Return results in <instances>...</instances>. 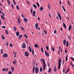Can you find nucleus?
<instances>
[{
	"label": "nucleus",
	"instance_id": "nucleus-1",
	"mask_svg": "<svg viewBox=\"0 0 74 74\" xmlns=\"http://www.w3.org/2000/svg\"><path fill=\"white\" fill-rule=\"evenodd\" d=\"M61 62L62 61L59 58L58 63V69L59 70L60 68V66H61Z\"/></svg>",
	"mask_w": 74,
	"mask_h": 74
},
{
	"label": "nucleus",
	"instance_id": "nucleus-2",
	"mask_svg": "<svg viewBox=\"0 0 74 74\" xmlns=\"http://www.w3.org/2000/svg\"><path fill=\"white\" fill-rule=\"evenodd\" d=\"M31 14H33L32 15L33 16H36V12L34 11H33V10L32 9H31Z\"/></svg>",
	"mask_w": 74,
	"mask_h": 74
},
{
	"label": "nucleus",
	"instance_id": "nucleus-3",
	"mask_svg": "<svg viewBox=\"0 0 74 74\" xmlns=\"http://www.w3.org/2000/svg\"><path fill=\"white\" fill-rule=\"evenodd\" d=\"M36 74H37L38 73V67H36L35 69Z\"/></svg>",
	"mask_w": 74,
	"mask_h": 74
},
{
	"label": "nucleus",
	"instance_id": "nucleus-4",
	"mask_svg": "<svg viewBox=\"0 0 74 74\" xmlns=\"http://www.w3.org/2000/svg\"><path fill=\"white\" fill-rule=\"evenodd\" d=\"M43 68H46V65H45V62L44 59H43Z\"/></svg>",
	"mask_w": 74,
	"mask_h": 74
},
{
	"label": "nucleus",
	"instance_id": "nucleus-5",
	"mask_svg": "<svg viewBox=\"0 0 74 74\" xmlns=\"http://www.w3.org/2000/svg\"><path fill=\"white\" fill-rule=\"evenodd\" d=\"M2 56L3 58H7L8 57V55L7 53H4Z\"/></svg>",
	"mask_w": 74,
	"mask_h": 74
},
{
	"label": "nucleus",
	"instance_id": "nucleus-6",
	"mask_svg": "<svg viewBox=\"0 0 74 74\" xmlns=\"http://www.w3.org/2000/svg\"><path fill=\"white\" fill-rule=\"evenodd\" d=\"M26 44L24 42L23 43V45H22V48H23L25 49L26 48Z\"/></svg>",
	"mask_w": 74,
	"mask_h": 74
},
{
	"label": "nucleus",
	"instance_id": "nucleus-7",
	"mask_svg": "<svg viewBox=\"0 0 74 74\" xmlns=\"http://www.w3.org/2000/svg\"><path fill=\"white\" fill-rule=\"evenodd\" d=\"M25 56H26V57H27V56H29V53H28V52L27 51H26L25 52Z\"/></svg>",
	"mask_w": 74,
	"mask_h": 74
},
{
	"label": "nucleus",
	"instance_id": "nucleus-8",
	"mask_svg": "<svg viewBox=\"0 0 74 74\" xmlns=\"http://www.w3.org/2000/svg\"><path fill=\"white\" fill-rule=\"evenodd\" d=\"M18 24L19 25L20 24V23L21 22V19L18 18V21H17Z\"/></svg>",
	"mask_w": 74,
	"mask_h": 74
},
{
	"label": "nucleus",
	"instance_id": "nucleus-9",
	"mask_svg": "<svg viewBox=\"0 0 74 74\" xmlns=\"http://www.w3.org/2000/svg\"><path fill=\"white\" fill-rule=\"evenodd\" d=\"M35 26L36 29H38V23H36L35 24Z\"/></svg>",
	"mask_w": 74,
	"mask_h": 74
},
{
	"label": "nucleus",
	"instance_id": "nucleus-10",
	"mask_svg": "<svg viewBox=\"0 0 74 74\" xmlns=\"http://www.w3.org/2000/svg\"><path fill=\"white\" fill-rule=\"evenodd\" d=\"M45 53L46 55V56H49V54L48 53H47V51H45Z\"/></svg>",
	"mask_w": 74,
	"mask_h": 74
},
{
	"label": "nucleus",
	"instance_id": "nucleus-11",
	"mask_svg": "<svg viewBox=\"0 0 74 74\" xmlns=\"http://www.w3.org/2000/svg\"><path fill=\"white\" fill-rule=\"evenodd\" d=\"M28 49L30 52H32V48H31V47L30 46H29Z\"/></svg>",
	"mask_w": 74,
	"mask_h": 74
},
{
	"label": "nucleus",
	"instance_id": "nucleus-12",
	"mask_svg": "<svg viewBox=\"0 0 74 74\" xmlns=\"http://www.w3.org/2000/svg\"><path fill=\"white\" fill-rule=\"evenodd\" d=\"M63 44L64 45H66V40H64L63 41Z\"/></svg>",
	"mask_w": 74,
	"mask_h": 74
},
{
	"label": "nucleus",
	"instance_id": "nucleus-13",
	"mask_svg": "<svg viewBox=\"0 0 74 74\" xmlns=\"http://www.w3.org/2000/svg\"><path fill=\"white\" fill-rule=\"evenodd\" d=\"M58 16L59 17L60 20H62V17H61V16H60V13L58 14Z\"/></svg>",
	"mask_w": 74,
	"mask_h": 74
},
{
	"label": "nucleus",
	"instance_id": "nucleus-14",
	"mask_svg": "<svg viewBox=\"0 0 74 74\" xmlns=\"http://www.w3.org/2000/svg\"><path fill=\"white\" fill-rule=\"evenodd\" d=\"M24 21L25 23H27V19L26 18H24Z\"/></svg>",
	"mask_w": 74,
	"mask_h": 74
},
{
	"label": "nucleus",
	"instance_id": "nucleus-15",
	"mask_svg": "<svg viewBox=\"0 0 74 74\" xmlns=\"http://www.w3.org/2000/svg\"><path fill=\"white\" fill-rule=\"evenodd\" d=\"M35 69V66H34L33 67V70L32 71V72L33 73H34Z\"/></svg>",
	"mask_w": 74,
	"mask_h": 74
},
{
	"label": "nucleus",
	"instance_id": "nucleus-16",
	"mask_svg": "<svg viewBox=\"0 0 74 74\" xmlns=\"http://www.w3.org/2000/svg\"><path fill=\"white\" fill-rule=\"evenodd\" d=\"M19 31H18L17 32H16V36L17 37H18L19 36Z\"/></svg>",
	"mask_w": 74,
	"mask_h": 74
},
{
	"label": "nucleus",
	"instance_id": "nucleus-17",
	"mask_svg": "<svg viewBox=\"0 0 74 74\" xmlns=\"http://www.w3.org/2000/svg\"><path fill=\"white\" fill-rule=\"evenodd\" d=\"M54 70L55 72H56L57 71V70L56 69V66H55L54 67Z\"/></svg>",
	"mask_w": 74,
	"mask_h": 74
},
{
	"label": "nucleus",
	"instance_id": "nucleus-18",
	"mask_svg": "<svg viewBox=\"0 0 74 74\" xmlns=\"http://www.w3.org/2000/svg\"><path fill=\"white\" fill-rule=\"evenodd\" d=\"M63 26L64 27V29H66V25L65 23H63Z\"/></svg>",
	"mask_w": 74,
	"mask_h": 74
},
{
	"label": "nucleus",
	"instance_id": "nucleus-19",
	"mask_svg": "<svg viewBox=\"0 0 74 74\" xmlns=\"http://www.w3.org/2000/svg\"><path fill=\"white\" fill-rule=\"evenodd\" d=\"M1 19L4 21L5 19H4V16H3L2 15H1Z\"/></svg>",
	"mask_w": 74,
	"mask_h": 74
},
{
	"label": "nucleus",
	"instance_id": "nucleus-20",
	"mask_svg": "<svg viewBox=\"0 0 74 74\" xmlns=\"http://www.w3.org/2000/svg\"><path fill=\"white\" fill-rule=\"evenodd\" d=\"M44 10V8H43V7H40V11H41L42 10Z\"/></svg>",
	"mask_w": 74,
	"mask_h": 74
},
{
	"label": "nucleus",
	"instance_id": "nucleus-21",
	"mask_svg": "<svg viewBox=\"0 0 74 74\" xmlns=\"http://www.w3.org/2000/svg\"><path fill=\"white\" fill-rule=\"evenodd\" d=\"M11 70L12 72H14V68L13 66L11 67Z\"/></svg>",
	"mask_w": 74,
	"mask_h": 74
},
{
	"label": "nucleus",
	"instance_id": "nucleus-22",
	"mask_svg": "<svg viewBox=\"0 0 74 74\" xmlns=\"http://www.w3.org/2000/svg\"><path fill=\"white\" fill-rule=\"evenodd\" d=\"M71 29V26L70 25L69 26V31H70V30Z\"/></svg>",
	"mask_w": 74,
	"mask_h": 74
},
{
	"label": "nucleus",
	"instance_id": "nucleus-23",
	"mask_svg": "<svg viewBox=\"0 0 74 74\" xmlns=\"http://www.w3.org/2000/svg\"><path fill=\"white\" fill-rule=\"evenodd\" d=\"M33 6L34 7V8H35V9H36L37 8V6L35 5V4H33Z\"/></svg>",
	"mask_w": 74,
	"mask_h": 74
},
{
	"label": "nucleus",
	"instance_id": "nucleus-24",
	"mask_svg": "<svg viewBox=\"0 0 74 74\" xmlns=\"http://www.w3.org/2000/svg\"><path fill=\"white\" fill-rule=\"evenodd\" d=\"M22 35H21L20 36H19L18 38L20 39V40H21V38H22Z\"/></svg>",
	"mask_w": 74,
	"mask_h": 74
},
{
	"label": "nucleus",
	"instance_id": "nucleus-25",
	"mask_svg": "<svg viewBox=\"0 0 74 74\" xmlns=\"http://www.w3.org/2000/svg\"><path fill=\"white\" fill-rule=\"evenodd\" d=\"M13 63L14 65L15 64H16V60H14V61H13Z\"/></svg>",
	"mask_w": 74,
	"mask_h": 74
},
{
	"label": "nucleus",
	"instance_id": "nucleus-26",
	"mask_svg": "<svg viewBox=\"0 0 74 74\" xmlns=\"http://www.w3.org/2000/svg\"><path fill=\"white\" fill-rule=\"evenodd\" d=\"M49 72L50 73H51V68H49Z\"/></svg>",
	"mask_w": 74,
	"mask_h": 74
},
{
	"label": "nucleus",
	"instance_id": "nucleus-27",
	"mask_svg": "<svg viewBox=\"0 0 74 74\" xmlns=\"http://www.w3.org/2000/svg\"><path fill=\"white\" fill-rule=\"evenodd\" d=\"M5 32L6 34H8V31L5 29Z\"/></svg>",
	"mask_w": 74,
	"mask_h": 74
},
{
	"label": "nucleus",
	"instance_id": "nucleus-28",
	"mask_svg": "<svg viewBox=\"0 0 74 74\" xmlns=\"http://www.w3.org/2000/svg\"><path fill=\"white\" fill-rule=\"evenodd\" d=\"M1 38H2L3 40H5V38H4V36H3V35L2 36Z\"/></svg>",
	"mask_w": 74,
	"mask_h": 74
},
{
	"label": "nucleus",
	"instance_id": "nucleus-29",
	"mask_svg": "<svg viewBox=\"0 0 74 74\" xmlns=\"http://www.w3.org/2000/svg\"><path fill=\"white\" fill-rule=\"evenodd\" d=\"M69 42H68V41H66V47H68V46H69Z\"/></svg>",
	"mask_w": 74,
	"mask_h": 74
},
{
	"label": "nucleus",
	"instance_id": "nucleus-30",
	"mask_svg": "<svg viewBox=\"0 0 74 74\" xmlns=\"http://www.w3.org/2000/svg\"><path fill=\"white\" fill-rule=\"evenodd\" d=\"M14 31H15L16 30V27H14Z\"/></svg>",
	"mask_w": 74,
	"mask_h": 74
},
{
	"label": "nucleus",
	"instance_id": "nucleus-31",
	"mask_svg": "<svg viewBox=\"0 0 74 74\" xmlns=\"http://www.w3.org/2000/svg\"><path fill=\"white\" fill-rule=\"evenodd\" d=\"M35 47L36 48H38V45L36 44L34 45Z\"/></svg>",
	"mask_w": 74,
	"mask_h": 74
},
{
	"label": "nucleus",
	"instance_id": "nucleus-32",
	"mask_svg": "<svg viewBox=\"0 0 74 74\" xmlns=\"http://www.w3.org/2000/svg\"><path fill=\"white\" fill-rule=\"evenodd\" d=\"M7 1L9 5L10 4V0H7Z\"/></svg>",
	"mask_w": 74,
	"mask_h": 74
},
{
	"label": "nucleus",
	"instance_id": "nucleus-33",
	"mask_svg": "<svg viewBox=\"0 0 74 74\" xmlns=\"http://www.w3.org/2000/svg\"><path fill=\"white\" fill-rule=\"evenodd\" d=\"M13 3L14 4H15V5H16V3L15 2V1L14 0H13Z\"/></svg>",
	"mask_w": 74,
	"mask_h": 74
},
{
	"label": "nucleus",
	"instance_id": "nucleus-34",
	"mask_svg": "<svg viewBox=\"0 0 74 74\" xmlns=\"http://www.w3.org/2000/svg\"><path fill=\"white\" fill-rule=\"evenodd\" d=\"M1 54H3V50L2 49H1Z\"/></svg>",
	"mask_w": 74,
	"mask_h": 74
},
{
	"label": "nucleus",
	"instance_id": "nucleus-35",
	"mask_svg": "<svg viewBox=\"0 0 74 74\" xmlns=\"http://www.w3.org/2000/svg\"><path fill=\"white\" fill-rule=\"evenodd\" d=\"M51 49H52V50L53 52L55 51V48H54V47H52Z\"/></svg>",
	"mask_w": 74,
	"mask_h": 74
},
{
	"label": "nucleus",
	"instance_id": "nucleus-36",
	"mask_svg": "<svg viewBox=\"0 0 74 74\" xmlns=\"http://www.w3.org/2000/svg\"><path fill=\"white\" fill-rule=\"evenodd\" d=\"M44 32L45 33V34H47V31L45 30H44Z\"/></svg>",
	"mask_w": 74,
	"mask_h": 74
},
{
	"label": "nucleus",
	"instance_id": "nucleus-37",
	"mask_svg": "<svg viewBox=\"0 0 74 74\" xmlns=\"http://www.w3.org/2000/svg\"><path fill=\"white\" fill-rule=\"evenodd\" d=\"M40 72H41V71H42V68L41 67H40Z\"/></svg>",
	"mask_w": 74,
	"mask_h": 74
},
{
	"label": "nucleus",
	"instance_id": "nucleus-38",
	"mask_svg": "<svg viewBox=\"0 0 74 74\" xmlns=\"http://www.w3.org/2000/svg\"><path fill=\"white\" fill-rule=\"evenodd\" d=\"M32 55H34V50L33 49H32Z\"/></svg>",
	"mask_w": 74,
	"mask_h": 74
},
{
	"label": "nucleus",
	"instance_id": "nucleus-39",
	"mask_svg": "<svg viewBox=\"0 0 74 74\" xmlns=\"http://www.w3.org/2000/svg\"><path fill=\"white\" fill-rule=\"evenodd\" d=\"M46 48L47 50V51H49V47H48L46 46Z\"/></svg>",
	"mask_w": 74,
	"mask_h": 74
},
{
	"label": "nucleus",
	"instance_id": "nucleus-40",
	"mask_svg": "<svg viewBox=\"0 0 74 74\" xmlns=\"http://www.w3.org/2000/svg\"><path fill=\"white\" fill-rule=\"evenodd\" d=\"M62 8L64 10V11H65V12H66L65 8H64V7L63 6H62Z\"/></svg>",
	"mask_w": 74,
	"mask_h": 74
},
{
	"label": "nucleus",
	"instance_id": "nucleus-41",
	"mask_svg": "<svg viewBox=\"0 0 74 74\" xmlns=\"http://www.w3.org/2000/svg\"><path fill=\"white\" fill-rule=\"evenodd\" d=\"M67 59H68V58H67V55H66V62H67Z\"/></svg>",
	"mask_w": 74,
	"mask_h": 74
},
{
	"label": "nucleus",
	"instance_id": "nucleus-42",
	"mask_svg": "<svg viewBox=\"0 0 74 74\" xmlns=\"http://www.w3.org/2000/svg\"><path fill=\"white\" fill-rule=\"evenodd\" d=\"M48 8L49 9V10H50V9L51 8V7H50V6H49V4L48 5Z\"/></svg>",
	"mask_w": 74,
	"mask_h": 74
},
{
	"label": "nucleus",
	"instance_id": "nucleus-43",
	"mask_svg": "<svg viewBox=\"0 0 74 74\" xmlns=\"http://www.w3.org/2000/svg\"><path fill=\"white\" fill-rule=\"evenodd\" d=\"M71 59L72 60H73V62H74V58L73 57H71Z\"/></svg>",
	"mask_w": 74,
	"mask_h": 74
},
{
	"label": "nucleus",
	"instance_id": "nucleus-44",
	"mask_svg": "<svg viewBox=\"0 0 74 74\" xmlns=\"http://www.w3.org/2000/svg\"><path fill=\"white\" fill-rule=\"evenodd\" d=\"M3 71H5V69L3 68L2 69Z\"/></svg>",
	"mask_w": 74,
	"mask_h": 74
},
{
	"label": "nucleus",
	"instance_id": "nucleus-45",
	"mask_svg": "<svg viewBox=\"0 0 74 74\" xmlns=\"http://www.w3.org/2000/svg\"><path fill=\"white\" fill-rule=\"evenodd\" d=\"M24 36L25 38H27V35L26 34H25Z\"/></svg>",
	"mask_w": 74,
	"mask_h": 74
},
{
	"label": "nucleus",
	"instance_id": "nucleus-46",
	"mask_svg": "<svg viewBox=\"0 0 74 74\" xmlns=\"http://www.w3.org/2000/svg\"><path fill=\"white\" fill-rule=\"evenodd\" d=\"M36 4L37 5V6H38V7H40V5H39V3H38V2H37L36 3Z\"/></svg>",
	"mask_w": 74,
	"mask_h": 74
},
{
	"label": "nucleus",
	"instance_id": "nucleus-47",
	"mask_svg": "<svg viewBox=\"0 0 74 74\" xmlns=\"http://www.w3.org/2000/svg\"><path fill=\"white\" fill-rule=\"evenodd\" d=\"M49 16L50 19H51V15L50 14H49Z\"/></svg>",
	"mask_w": 74,
	"mask_h": 74
},
{
	"label": "nucleus",
	"instance_id": "nucleus-48",
	"mask_svg": "<svg viewBox=\"0 0 74 74\" xmlns=\"http://www.w3.org/2000/svg\"><path fill=\"white\" fill-rule=\"evenodd\" d=\"M12 72H11V71H10L9 72V74H12Z\"/></svg>",
	"mask_w": 74,
	"mask_h": 74
},
{
	"label": "nucleus",
	"instance_id": "nucleus-49",
	"mask_svg": "<svg viewBox=\"0 0 74 74\" xmlns=\"http://www.w3.org/2000/svg\"><path fill=\"white\" fill-rule=\"evenodd\" d=\"M16 7L17 10H19V7H18V5H17V6H16Z\"/></svg>",
	"mask_w": 74,
	"mask_h": 74
},
{
	"label": "nucleus",
	"instance_id": "nucleus-50",
	"mask_svg": "<svg viewBox=\"0 0 74 74\" xmlns=\"http://www.w3.org/2000/svg\"><path fill=\"white\" fill-rule=\"evenodd\" d=\"M13 6H14V5H13V4H12V5H11V7H12V8H13V9H14V7H13Z\"/></svg>",
	"mask_w": 74,
	"mask_h": 74
},
{
	"label": "nucleus",
	"instance_id": "nucleus-51",
	"mask_svg": "<svg viewBox=\"0 0 74 74\" xmlns=\"http://www.w3.org/2000/svg\"><path fill=\"white\" fill-rule=\"evenodd\" d=\"M54 34H56V30H55L54 31Z\"/></svg>",
	"mask_w": 74,
	"mask_h": 74
},
{
	"label": "nucleus",
	"instance_id": "nucleus-52",
	"mask_svg": "<svg viewBox=\"0 0 74 74\" xmlns=\"http://www.w3.org/2000/svg\"><path fill=\"white\" fill-rule=\"evenodd\" d=\"M10 46L11 47H12V43L10 44Z\"/></svg>",
	"mask_w": 74,
	"mask_h": 74
},
{
	"label": "nucleus",
	"instance_id": "nucleus-53",
	"mask_svg": "<svg viewBox=\"0 0 74 74\" xmlns=\"http://www.w3.org/2000/svg\"><path fill=\"white\" fill-rule=\"evenodd\" d=\"M41 51L42 52H43V48H42L41 49Z\"/></svg>",
	"mask_w": 74,
	"mask_h": 74
},
{
	"label": "nucleus",
	"instance_id": "nucleus-54",
	"mask_svg": "<svg viewBox=\"0 0 74 74\" xmlns=\"http://www.w3.org/2000/svg\"><path fill=\"white\" fill-rule=\"evenodd\" d=\"M2 27L3 28V29H5V26H2Z\"/></svg>",
	"mask_w": 74,
	"mask_h": 74
},
{
	"label": "nucleus",
	"instance_id": "nucleus-55",
	"mask_svg": "<svg viewBox=\"0 0 74 74\" xmlns=\"http://www.w3.org/2000/svg\"><path fill=\"white\" fill-rule=\"evenodd\" d=\"M8 70V69L7 68V69H5V71H7Z\"/></svg>",
	"mask_w": 74,
	"mask_h": 74
},
{
	"label": "nucleus",
	"instance_id": "nucleus-56",
	"mask_svg": "<svg viewBox=\"0 0 74 74\" xmlns=\"http://www.w3.org/2000/svg\"><path fill=\"white\" fill-rule=\"evenodd\" d=\"M6 46H8V43L7 42H6Z\"/></svg>",
	"mask_w": 74,
	"mask_h": 74
},
{
	"label": "nucleus",
	"instance_id": "nucleus-57",
	"mask_svg": "<svg viewBox=\"0 0 74 74\" xmlns=\"http://www.w3.org/2000/svg\"><path fill=\"white\" fill-rule=\"evenodd\" d=\"M65 53H67V51L66 50H65Z\"/></svg>",
	"mask_w": 74,
	"mask_h": 74
},
{
	"label": "nucleus",
	"instance_id": "nucleus-58",
	"mask_svg": "<svg viewBox=\"0 0 74 74\" xmlns=\"http://www.w3.org/2000/svg\"><path fill=\"white\" fill-rule=\"evenodd\" d=\"M2 15H3L4 16H5V14H4V13L2 12Z\"/></svg>",
	"mask_w": 74,
	"mask_h": 74
},
{
	"label": "nucleus",
	"instance_id": "nucleus-59",
	"mask_svg": "<svg viewBox=\"0 0 74 74\" xmlns=\"http://www.w3.org/2000/svg\"><path fill=\"white\" fill-rule=\"evenodd\" d=\"M47 65H48V66H50V64H49V63L48 62Z\"/></svg>",
	"mask_w": 74,
	"mask_h": 74
},
{
	"label": "nucleus",
	"instance_id": "nucleus-60",
	"mask_svg": "<svg viewBox=\"0 0 74 74\" xmlns=\"http://www.w3.org/2000/svg\"><path fill=\"white\" fill-rule=\"evenodd\" d=\"M42 60H43V59L42 58H41L40 60V62H42Z\"/></svg>",
	"mask_w": 74,
	"mask_h": 74
},
{
	"label": "nucleus",
	"instance_id": "nucleus-61",
	"mask_svg": "<svg viewBox=\"0 0 74 74\" xmlns=\"http://www.w3.org/2000/svg\"><path fill=\"white\" fill-rule=\"evenodd\" d=\"M68 3L69 5L70 6V2H69V1H68Z\"/></svg>",
	"mask_w": 74,
	"mask_h": 74
},
{
	"label": "nucleus",
	"instance_id": "nucleus-62",
	"mask_svg": "<svg viewBox=\"0 0 74 74\" xmlns=\"http://www.w3.org/2000/svg\"><path fill=\"white\" fill-rule=\"evenodd\" d=\"M21 27V29H22V30H24V29L23 28V27Z\"/></svg>",
	"mask_w": 74,
	"mask_h": 74
},
{
	"label": "nucleus",
	"instance_id": "nucleus-63",
	"mask_svg": "<svg viewBox=\"0 0 74 74\" xmlns=\"http://www.w3.org/2000/svg\"><path fill=\"white\" fill-rule=\"evenodd\" d=\"M38 19L39 21H40V18H39V17H38Z\"/></svg>",
	"mask_w": 74,
	"mask_h": 74
},
{
	"label": "nucleus",
	"instance_id": "nucleus-64",
	"mask_svg": "<svg viewBox=\"0 0 74 74\" xmlns=\"http://www.w3.org/2000/svg\"><path fill=\"white\" fill-rule=\"evenodd\" d=\"M16 53H15V55L14 56V58H15L16 57Z\"/></svg>",
	"mask_w": 74,
	"mask_h": 74
}]
</instances>
